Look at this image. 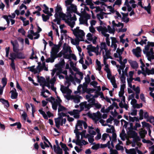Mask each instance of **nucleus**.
Returning <instances> with one entry per match:
<instances>
[{"mask_svg": "<svg viewBox=\"0 0 154 154\" xmlns=\"http://www.w3.org/2000/svg\"><path fill=\"white\" fill-rule=\"evenodd\" d=\"M43 6L45 8V10H43V12L45 13V14H47L48 13V10L49 8H48L46 6V5L44 4L43 5Z\"/></svg>", "mask_w": 154, "mask_h": 154, "instance_id": "40", "label": "nucleus"}, {"mask_svg": "<svg viewBox=\"0 0 154 154\" xmlns=\"http://www.w3.org/2000/svg\"><path fill=\"white\" fill-rule=\"evenodd\" d=\"M58 115L59 116H61V119L63 118L62 117L67 116L66 115V113H64L63 112L58 113Z\"/></svg>", "mask_w": 154, "mask_h": 154, "instance_id": "60", "label": "nucleus"}, {"mask_svg": "<svg viewBox=\"0 0 154 154\" xmlns=\"http://www.w3.org/2000/svg\"><path fill=\"white\" fill-rule=\"evenodd\" d=\"M63 49L65 51L66 53H67L68 51H69V52H72L70 48V47H65L64 46L63 48Z\"/></svg>", "mask_w": 154, "mask_h": 154, "instance_id": "59", "label": "nucleus"}, {"mask_svg": "<svg viewBox=\"0 0 154 154\" xmlns=\"http://www.w3.org/2000/svg\"><path fill=\"white\" fill-rule=\"evenodd\" d=\"M101 46L100 47L101 49V51H102L103 49H104L105 51L107 50V49L106 48V45L105 42H102L100 44Z\"/></svg>", "mask_w": 154, "mask_h": 154, "instance_id": "23", "label": "nucleus"}, {"mask_svg": "<svg viewBox=\"0 0 154 154\" xmlns=\"http://www.w3.org/2000/svg\"><path fill=\"white\" fill-rule=\"evenodd\" d=\"M17 54L16 53H10V56L11 57H9L10 58H12L13 59H15L17 58Z\"/></svg>", "mask_w": 154, "mask_h": 154, "instance_id": "46", "label": "nucleus"}, {"mask_svg": "<svg viewBox=\"0 0 154 154\" xmlns=\"http://www.w3.org/2000/svg\"><path fill=\"white\" fill-rule=\"evenodd\" d=\"M143 126L144 127H149L150 125V124L146 122H141Z\"/></svg>", "mask_w": 154, "mask_h": 154, "instance_id": "64", "label": "nucleus"}, {"mask_svg": "<svg viewBox=\"0 0 154 154\" xmlns=\"http://www.w3.org/2000/svg\"><path fill=\"white\" fill-rule=\"evenodd\" d=\"M152 54H154V52L153 51V48H151L150 49V51L148 52L146 55L149 56Z\"/></svg>", "mask_w": 154, "mask_h": 154, "instance_id": "62", "label": "nucleus"}, {"mask_svg": "<svg viewBox=\"0 0 154 154\" xmlns=\"http://www.w3.org/2000/svg\"><path fill=\"white\" fill-rule=\"evenodd\" d=\"M140 98L141 100H142L143 102L146 103V100H145V97L143 93L140 94Z\"/></svg>", "mask_w": 154, "mask_h": 154, "instance_id": "61", "label": "nucleus"}, {"mask_svg": "<svg viewBox=\"0 0 154 154\" xmlns=\"http://www.w3.org/2000/svg\"><path fill=\"white\" fill-rule=\"evenodd\" d=\"M66 23H67L68 25L71 28H73L74 27V25L75 24L74 21L70 22L69 20H66Z\"/></svg>", "mask_w": 154, "mask_h": 154, "instance_id": "29", "label": "nucleus"}, {"mask_svg": "<svg viewBox=\"0 0 154 154\" xmlns=\"http://www.w3.org/2000/svg\"><path fill=\"white\" fill-rule=\"evenodd\" d=\"M128 69V68L127 67H126L125 68L124 70H123L122 71V75H126L127 76H128V74L127 73V71Z\"/></svg>", "mask_w": 154, "mask_h": 154, "instance_id": "55", "label": "nucleus"}, {"mask_svg": "<svg viewBox=\"0 0 154 154\" xmlns=\"http://www.w3.org/2000/svg\"><path fill=\"white\" fill-rule=\"evenodd\" d=\"M15 53H16V56L17 59H24L26 58V57L25 56L24 54L21 52H18V51H17V52Z\"/></svg>", "mask_w": 154, "mask_h": 154, "instance_id": "10", "label": "nucleus"}, {"mask_svg": "<svg viewBox=\"0 0 154 154\" xmlns=\"http://www.w3.org/2000/svg\"><path fill=\"white\" fill-rule=\"evenodd\" d=\"M143 8L147 11L148 14H151V6L150 3L148 4V6L147 7H144Z\"/></svg>", "mask_w": 154, "mask_h": 154, "instance_id": "25", "label": "nucleus"}, {"mask_svg": "<svg viewBox=\"0 0 154 154\" xmlns=\"http://www.w3.org/2000/svg\"><path fill=\"white\" fill-rule=\"evenodd\" d=\"M87 37H88L87 39L88 41H91L93 40L92 35L90 33H89L87 34Z\"/></svg>", "mask_w": 154, "mask_h": 154, "instance_id": "47", "label": "nucleus"}, {"mask_svg": "<svg viewBox=\"0 0 154 154\" xmlns=\"http://www.w3.org/2000/svg\"><path fill=\"white\" fill-rule=\"evenodd\" d=\"M81 31L82 32L80 34V35H79L78 38H80V41H84V39L83 37L85 36V33L83 31Z\"/></svg>", "mask_w": 154, "mask_h": 154, "instance_id": "27", "label": "nucleus"}, {"mask_svg": "<svg viewBox=\"0 0 154 154\" xmlns=\"http://www.w3.org/2000/svg\"><path fill=\"white\" fill-rule=\"evenodd\" d=\"M149 47L148 44L145 45L144 47V49L143 50V52L144 54H146L149 50Z\"/></svg>", "mask_w": 154, "mask_h": 154, "instance_id": "33", "label": "nucleus"}, {"mask_svg": "<svg viewBox=\"0 0 154 154\" xmlns=\"http://www.w3.org/2000/svg\"><path fill=\"white\" fill-rule=\"evenodd\" d=\"M59 49L60 48L56 46H54L52 48L51 52L57 54L59 51Z\"/></svg>", "mask_w": 154, "mask_h": 154, "instance_id": "22", "label": "nucleus"}, {"mask_svg": "<svg viewBox=\"0 0 154 154\" xmlns=\"http://www.w3.org/2000/svg\"><path fill=\"white\" fill-rule=\"evenodd\" d=\"M17 125V128L18 129H20L21 127V125L20 122H17L13 124L10 125V126H13Z\"/></svg>", "mask_w": 154, "mask_h": 154, "instance_id": "26", "label": "nucleus"}, {"mask_svg": "<svg viewBox=\"0 0 154 154\" xmlns=\"http://www.w3.org/2000/svg\"><path fill=\"white\" fill-rule=\"evenodd\" d=\"M110 38L112 40L111 45V47L112 48L114 47L113 51H115L117 47V45L116 43V38L114 37H111Z\"/></svg>", "mask_w": 154, "mask_h": 154, "instance_id": "8", "label": "nucleus"}, {"mask_svg": "<svg viewBox=\"0 0 154 154\" xmlns=\"http://www.w3.org/2000/svg\"><path fill=\"white\" fill-rule=\"evenodd\" d=\"M139 133L141 138H143L145 137V135L147 134V132L146 130H143L142 131L140 132Z\"/></svg>", "mask_w": 154, "mask_h": 154, "instance_id": "20", "label": "nucleus"}, {"mask_svg": "<svg viewBox=\"0 0 154 154\" xmlns=\"http://www.w3.org/2000/svg\"><path fill=\"white\" fill-rule=\"evenodd\" d=\"M7 79L6 77H4L2 79V83L3 85V87L4 88L7 84Z\"/></svg>", "mask_w": 154, "mask_h": 154, "instance_id": "32", "label": "nucleus"}, {"mask_svg": "<svg viewBox=\"0 0 154 154\" xmlns=\"http://www.w3.org/2000/svg\"><path fill=\"white\" fill-rule=\"evenodd\" d=\"M56 81V79L55 78V77H54L50 80V83L52 85H54V84Z\"/></svg>", "mask_w": 154, "mask_h": 154, "instance_id": "63", "label": "nucleus"}, {"mask_svg": "<svg viewBox=\"0 0 154 154\" xmlns=\"http://www.w3.org/2000/svg\"><path fill=\"white\" fill-rule=\"evenodd\" d=\"M62 11V8L60 6H57L56 8L55 9V12L58 13V14H59L60 13H61L62 12L61 11Z\"/></svg>", "mask_w": 154, "mask_h": 154, "instance_id": "35", "label": "nucleus"}, {"mask_svg": "<svg viewBox=\"0 0 154 154\" xmlns=\"http://www.w3.org/2000/svg\"><path fill=\"white\" fill-rule=\"evenodd\" d=\"M69 85H68L66 87H64V86H63V88H61L60 89L62 92L63 93H66L67 90H68V87H69Z\"/></svg>", "mask_w": 154, "mask_h": 154, "instance_id": "48", "label": "nucleus"}, {"mask_svg": "<svg viewBox=\"0 0 154 154\" xmlns=\"http://www.w3.org/2000/svg\"><path fill=\"white\" fill-rule=\"evenodd\" d=\"M11 44L12 45L13 47V51L14 52H17V51H19V45L17 43H14V42L11 41Z\"/></svg>", "mask_w": 154, "mask_h": 154, "instance_id": "7", "label": "nucleus"}, {"mask_svg": "<svg viewBox=\"0 0 154 154\" xmlns=\"http://www.w3.org/2000/svg\"><path fill=\"white\" fill-rule=\"evenodd\" d=\"M87 76L88 77V78L85 77V82L86 83H87V84H88L91 82V79L89 75H88Z\"/></svg>", "mask_w": 154, "mask_h": 154, "instance_id": "44", "label": "nucleus"}, {"mask_svg": "<svg viewBox=\"0 0 154 154\" xmlns=\"http://www.w3.org/2000/svg\"><path fill=\"white\" fill-rule=\"evenodd\" d=\"M59 14V15L60 17L62 18V20H64L65 22L66 20H66L65 18V17H66V15L65 14L61 12V13H60Z\"/></svg>", "mask_w": 154, "mask_h": 154, "instance_id": "34", "label": "nucleus"}, {"mask_svg": "<svg viewBox=\"0 0 154 154\" xmlns=\"http://www.w3.org/2000/svg\"><path fill=\"white\" fill-rule=\"evenodd\" d=\"M84 121L82 120H78L77 121V123L75 126V127H77V128L78 126H82ZM76 127H75V128Z\"/></svg>", "mask_w": 154, "mask_h": 154, "instance_id": "45", "label": "nucleus"}, {"mask_svg": "<svg viewBox=\"0 0 154 154\" xmlns=\"http://www.w3.org/2000/svg\"><path fill=\"white\" fill-rule=\"evenodd\" d=\"M108 136H109V137L110 140H111V137L109 136V134L106 133L103 134L102 135V140L103 141H105L106 140V138Z\"/></svg>", "mask_w": 154, "mask_h": 154, "instance_id": "31", "label": "nucleus"}, {"mask_svg": "<svg viewBox=\"0 0 154 154\" xmlns=\"http://www.w3.org/2000/svg\"><path fill=\"white\" fill-rule=\"evenodd\" d=\"M116 148L118 150H123L124 148L122 146L119 145V143H118L116 146Z\"/></svg>", "mask_w": 154, "mask_h": 154, "instance_id": "38", "label": "nucleus"}, {"mask_svg": "<svg viewBox=\"0 0 154 154\" xmlns=\"http://www.w3.org/2000/svg\"><path fill=\"white\" fill-rule=\"evenodd\" d=\"M114 119L111 116H109V118L107 119L106 121L107 123H110L111 124L112 122Z\"/></svg>", "mask_w": 154, "mask_h": 154, "instance_id": "50", "label": "nucleus"}, {"mask_svg": "<svg viewBox=\"0 0 154 154\" xmlns=\"http://www.w3.org/2000/svg\"><path fill=\"white\" fill-rule=\"evenodd\" d=\"M127 133L131 138H133L137 135V133L135 131L132 130H129Z\"/></svg>", "mask_w": 154, "mask_h": 154, "instance_id": "4", "label": "nucleus"}, {"mask_svg": "<svg viewBox=\"0 0 154 154\" xmlns=\"http://www.w3.org/2000/svg\"><path fill=\"white\" fill-rule=\"evenodd\" d=\"M81 31H83V30H81V29H79L78 31H73V34L76 37H78V36H79V35H80V34L81 33Z\"/></svg>", "mask_w": 154, "mask_h": 154, "instance_id": "36", "label": "nucleus"}, {"mask_svg": "<svg viewBox=\"0 0 154 154\" xmlns=\"http://www.w3.org/2000/svg\"><path fill=\"white\" fill-rule=\"evenodd\" d=\"M133 54L137 57H140L141 49L140 47H137L136 49H133L132 50Z\"/></svg>", "mask_w": 154, "mask_h": 154, "instance_id": "1", "label": "nucleus"}, {"mask_svg": "<svg viewBox=\"0 0 154 154\" xmlns=\"http://www.w3.org/2000/svg\"><path fill=\"white\" fill-rule=\"evenodd\" d=\"M146 56L147 57L148 60L150 61H151V60L154 59V54H151L149 56L146 55Z\"/></svg>", "mask_w": 154, "mask_h": 154, "instance_id": "43", "label": "nucleus"}, {"mask_svg": "<svg viewBox=\"0 0 154 154\" xmlns=\"http://www.w3.org/2000/svg\"><path fill=\"white\" fill-rule=\"evenodd\" d=\"M59 105L58 109V113H60V112L64 111L66 109V108L63 106H62L61 104V103H59Z\"/></svg>", "mask_w": 154, "mask_h": 154, "instance_id": "21", "label": "nucleus"}, {"mask_svg": "<svg viewBox=\"0 0 154 154\" xmlns=\"http://www.w3.org/2000/svg\"><path fill=\"white\" fill-rule=\"evenodd\" d=\"M96 90V89L94 88H87L85 90V91L88 94H90L91 93H92Z\"/></svg>", "mask_w": 154, "mask_h": 154, "instance_id": "30", "label": "nucleus"}, {"mask_svg": "<svg viewBox=\"0 0 154 154\" xmlns=\"http://www.w3.org/2000/svg\"><path fill=\"white\" fill-rule=\"evenodd\" d=\"M88 102L91 104L93 105L95 102V100L93 97L90 98L88 100Z\"/></svg>", "mask_w": 154, "mask_h": 154, "instance_id": "42", "label": "nucleus"}, {"mask_svg": "<svg viewBox=\"0 0 154 154\" xmlns=\"http://www.w3.org/2000/svg\"><path fill=\"white\" fill-rule=\"evenodd\" d=\"M110 82L114 88H117V86L116 83L115 78L114 76L112 77L110 80Z\"/></svg>", "mask_w": 154, "mask_h": 154, "instance_id": "16", "label": "nucleus"}, {"mask_svg": "<svg viewBox=\"0 0 154 154\" xmlns=\"http://www.w3.org/2000/svg\"><path fill=\"white\" fill-rule=\"evenodd\" d=\"M57 151H56V152L57 154H63V152L62 149L60 148V146L57 147Z\"/></svg>", "mask_w": 154, "mask_h": 154, "instance_id": "49", "label": "nucleus"}, {"mask_svg": "<svg viewBox=\"0 0 154 154\" xmlns=\"http://www.w3.org/2000/svg\"><path fill=\"white\" fill-rule=\"evenodd\" d=\"M140 137L137 135V136L133 138V141L134 143H136L137 141H140Z\"/></svg>", "mask_w": 154, "mask_h": 154, "instance_id": "51", "label": "nucleus"}, {"mask_svg": "<svg viewBox=\"0 0 154 154\" xmlns=\"http://www.w3.org/2000/svg\"><path fill=\"white\" fill-rule=\"evenodd\" d=\"M61 116H58L57 118H55L54 119L55 122V126L56 127L59 129L60 127V122Z\"/></svg>", "mask_w": 154, "mask_h": 154, "instance_id": "9", "label": "nucleus"}, {"mask_svg": "<svg viewBox=\"0 0 154 154\" xmlns=\"http://www.w3.org/2000/svg\"><path fill=\"white\" fill-rule=\"evenodd\" d=\"M120 79L121 81L123 84L125 83L126 77L124 75H122L121 77H120Z\"/></svg>", "mask_w": 154, "mask_h": 154, "instance_id": "41", "label": "nucleus"}, {"mask_svg": "<svg viewBox=\"0 0 154 154\" xmlns=\"http://www.w3.org/2000/svg\"><path fill=\"white\" fill-rule=\"evenodd\" d=\"M42 18L44 22H46L48 20H49V18L48 16L45 15L44 14H42Z\"/></svg>", "mask_w": 154, "mask_h": 154, "instance_id": "39", "label": "nucleus"}, {"mask_svg": "<svg viewBox=\"0 0 154 154\" xmlns=\"http://www.w3.org/2000/svg\"><path fill=\"white\" fill-rule=\"evenodd\" d=\"M90 85L94 87V88H96L97 87V86H96L97 85L98 83L97 82L95 81H93L91 82L90 83Z\"/></svg>", "mask_w": 154, "mask_h": 154, "instance_id": "56", "label": "nucleus"}, {"mask_svg": "<svg viewBox=\"0 0 154 154\" xmlns=\"http://www.w3.org/2000/svg\"><path fill=\"white\" fill-rule=\"evenodd\" d=\"M107 8L110 9L109 11L112 13L114 14L115 13V11L114 10V8L111 6H107Z\"/></svg>", "mask_w": 154, "mask_h": 154, "instance_id": "54", "label": "nucleus"}, {"mask_svg": "<svg viewBox=\"0 0 154 154\" xmlns=\"http://www.w3.org/2000/svg\"><path fill=\"white\" fill-rule=\"evenodd\" d=\"M71 54H66L65 55H64V56H63V58L65 59H69V60H71Z\"/></svg>", "mask_w": 154, "mask_h": 154, "instance_id": "58", "label": "nucleus"}, {"mask_svg": "<svg viewBox=\"0 0 154 154\" xmlns=\"http://www.w3.org/2000/svg\"><path fill=\"white\" fill-rule=\"evenodd\" d=\"M94 47H95L94 46H92V45L90 44L88 46L87 49L88 50V51L94 52L95 51H96V49L93 48Z\"/></svg>", "mask_w": 154, "mask_h": 154, "instance_id": "19", "label": "nucleus"}, {"mask_svg": "<svg viewBox=\"0 0 154 154\" xmlns=\"http://www.w3.org/2000/svg\"><path fill=\"white\" fill-rule=\"evenodd\" d=\"M59 102H57L55 101H54V102L52 101V103H51L52 104V108L54 110H56L57 109V106H59Z\"/></svg>", "mask_w": 154, "mask_h": 154, "instance_id": "17", "label": "nucleus"}, {"mask_svg": "<svg viewBox=\"0 0 154 154\" xmlns=\"http://www.w3.org/2000/svg\"><path fill=\"white\" fill-rule=\"evenodd\" d=\"M9 59L11 60V62L10 64V66L12 69L14 70L16 69L15 65L14 63V60L15 59L9 58Z\"/></svg>", "mask_w": 154, "mask_h": 154, "instance_id": "12", "label": "nucleus"}, {"mask_svg": "<svg viewBox=\"0 0 154 154\" xmlns=\"http://www.w3.org/2000/svg\"><path fill=\"white\" fill-rule=\"evenodd\" d=\"M93 106H94L97 109H98L101 108L102 106L100 104L98 103H95V102L93 105Z\"/></svg>", "mask_w": 154, "mask_h": 154, "instance_id": "57", "label": "nucleus"}, {"mask_svg": "<svg viewBox=\"0 0 154 154\" xmlns=\"http://www.w3.org/2000/svg\"><path fill=\"white\" fill-rule=\"evenodd\" d=\"M111 13H109L108 14H106V13L104 12H100V13L97 14V18L99 20L100 19V18L101 19H103L104 18L103 15L105 14H110Z\"/></svg>", "mask_w": 154, "mask_h": 154, "instance_id": "15", "label": "nucleus"}, {"mask_svg": "<svg viewBox=\"0 0 154 154\" xmlns=\"http://www.w3.org/2000/svg\"><path fill=\"white\" fill-rule=\"evenodd\" d=\"M73 98H72V99H73L74 102L75 103H79V102H80V99L81 97L80 96H72Z\"/></svg>", "mask_w": 154, "mask_h": 154, "instance_id": "18", "label": "nucleus"}, {"mask_svg": "<svg viewBox=\"0 0 154 154\" xmlns=\"http://www.w3.org/2000/svg\"><path fill=\"white\" fill-rule=\"evenodd\" d=\"M145 72L148 75L154 74V68H152L151 69H149L147 67H146Z\"/></svg>", "mask_w": 154, "mask_h": 154, "instance_id": "14", "label": "nucleus"}, {"mask_svg": "<svg viewBox=\"0 0 154 154\" xmlns=\"http://www.w3.org/2000/svg\"><path fill=\"white\" fill-rule=\"evenodd\" d=\"M131 67L134 69H137L138 67V63L136 61H134L132 62H130L128 60Z\"/></svg>", "mask_w": 154, "mask_h": 154, "instance_id": "13", "label": "nucleus"}, {"mask_svg": "<svg viewBox=\"0 0 154 154\" xmlns=\"http://www.w3.org/2000/svg\"><path fill=\"white\" fill-rule=\"evenodd\" d=\"M77 10V7L73 4H71L70 6L68 7L67 8V11H70L72 12H75Z\"/></svg>", "mask_w": 154, "mask_h": 154, "instance_id": "2", "label": "nucleus"}, {"mask_svg": "<svg viewBox=\"0 0 154 154\" xmlns=\"http://www.w3.org/2000/svg\"><path fill=\"white\" fill-rule=\"evenodd\" d=\"M94 144L91 147V149H93L97 150L100 148V144L99 143L95 144V143H93Z\"/></svg>", "mask_w": 154, "mask_h": 154, "instance_id": "28", "label": "nucleus"}, {"mask_svg": "<svg viewBox=\"0 0 154 154\" xmlns=\"http://www.w3.org/2000/svg\"><path fill=\"white\" fill-rule=\"evenodd\" d=\"M110 151V154H119L118 152L116 150L112 149L111 148Z\"/></svg>", "mask_w": 154, "mask_h": 154, "instance_id": "52", "label": "nucleus"}, {"mask_svg": "<svg viewBox=\"0 0 154 154\" xmlns=\"http://www.w3.org/2000/svg\"><path fill=\"white\" fill-rule=\"evenodd\" d=\"M74 132L76 134V140L77 141L79 140H80V135H81V133L79 131V130L77 128V127L75 128V129L74 131Z\"/></svg>", "mask_w": 154, "mask_h": 154, "instance_id": "11", "label": "nucleus"}, {"mask_svg": "<svg viewBox=\"0 0 154 154\" xmlns=\"http://www.w3.org/2000/svg\"><path fill=\"white\" fill-rule=\"evenodd\" d=\"M14 90H12L11 91L10 93H11V98L12 99H16L18 96V93L16 92V90L15 88H13Z\"/></svg>", "mask_w": 154, "mask_h": 154, "instance_id": "6", "label": "nucleus"}, {"mask_svg": "<svg viewBox=\"0 0 154 154\" xmlns=\"http://www.w3.org/2000/svg\"><path fill=\"white\" fill-rule=\"evenodd\" d=\"M0 102L4 105V107L6 109L10 106L8 100L3 98H0Z\"/></svg>", "mask_w": 154, "mask_h": 154, "instance_id": "3", "label": "nucleus"}, {"mask_svg": "<svg viewBox=\"0 0 154 154\" xmlns=\"http://www.w3.org/2000/svg\"><path fill=\"white\" fill-rule=\"evenodd\" d=\"M18 32L21 33L23 35H24L25 34L26 32L24 29L22 28L19 29L18 30Z\"/></svg>", "mask_w": 154, "mask_h": 154, "instance_id": "53", "label": "nucleus"}, {"mask_svg": "<svg viewBox=\"0 0 154 154\" xmlns=\"http://www.w3.org/2000/svg\"><path fill=\"white\" fill-rule=\"evenodd\" d=\"M107 30L109 31V32L110 33H114L115 31V29L114 28L112 29L111 28L109 25L107 26Z\"/></svg>", "mask_w": 154, "mask_h": 154, "instance_id": "37", "label": "nucleus"}, {"mask_svg": "<svg viewBox=\"0 0 154 154\" xmlns=\"http://www.w3.org/2000/svg\"><path fill=\"white\" fill-rule=\"evenodd\" d=\"M84 102V106H85V108H87V110H89L90 108L92 107L93 105H92L91 103H89L87 104V102L86 101H85Z\"/></svg>", "mask_w": 154, "mask_h": 154, "instance_id": "24", "label": "nucleus"}, {"mask_svg": "<svg viewBox=\"0 0 154 154\" xmlns=\"http://www.w3.org/2000/svg\"><path fill=\"white\" fill-rule=\"evenodd\" d=\"M38 79V81L40 83V85H42V84L46 83V80L45 78L42 76L40 77L39 75L37 76Z\"/></svg>", "mask_w": 154, "mask_h": 154, "instance_id": "5", "label": "nucleus"}]
</instances>
